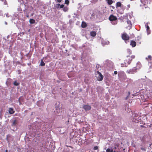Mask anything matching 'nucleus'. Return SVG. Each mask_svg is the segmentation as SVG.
<instances>
[{
	"mask_svg": "<svg viewBox=\"0 0 152 152\" xmlns=\"http://www.w3.org/2000/svg\"><path fill=\"white\" fill-rule=\"evenodd\" d=\"M134 55H132L131 56H127L126 58L124 60V63L121 64V67H127L128 65L130 64L132 59L135 58Z\"/></svg>",
	"mask_w": 152,
	"mask_h": 152,
	"instance_id": "f257e3e1",
	"label": "nucleus"
},
{
	"mask_svg": "<svg viewBox=\"0 0 152 152\" xmlns=\"http://www.w3.org/2000/svg\"><path fill=\"white\" fill-rule=\"evenodd\" d=\"M109 19L111 21V23L114 25L117 24L118 21L117 18L113 15H111L109 18Z\"/></svg>",
	"mask_w": 152,
	"mask_h": 152,
	"instance_id": "f03ea898",
	"label": "nucleus"
},
{
	"mask_svg": "<svg viewBox=\"0 0 152 152\" xmlns=\"http://www.w3.org/2000/svg\"><path fill=\"white\" fill-rule=\"evenodd\" d=\"M132 117H133L132 121L135 123H137L140 120V117L134 113L132 114Z\"/></svg>",
	"mask_w": 152,
	"mask_h": 152,
	"instance_id": "7ed1b4c3",
	"label": "nucleus"
},
{
	"mask_svg": "<svg viewBox=\"0 0 152 152\" xmlns=\"http://www.w3.org/2000/svg\"><path fill=\"white\" fill-rule=\"evenodd\" d=\"M122 38L124 40L126 41L129 39V37L126 33H124L122 35Z\"/></svg>",
	"mask_w": 152,
	"mask_h": 152,
	"instance_id": "20e7f679",
	"label": "nucleus"
},
{
	"mask_svg": "<svg viewBox=\"0 0 152 152\" xmlns=\"http://www.w3.org/2000/svg\"><path fill=\"white\" fill-rule=\"evenodd\" d=\"M12 126H15L18 124V121L15 118L14 119L12 120L11 121Z\"/></svg>",
	"mask_w": 152,
	"mask_h": 152,
	"instance_id": "39448f33",
	"label": "nucleus"
},
{
	"mask_svg": "<svg viewBox=\"0 0 152 152\" xmlns=\"http://www.w3.org/2000/svg\"><path fill=\"white\" fill-rule=\"evenodd\" d=\"M136 69L135 67H134L132 69L128 70L126 71V72L128 74H133L134 72H136Z\"/></svg>",
	"mask_w": 152,
	"mask_h": 152,
	"instance_id": "423d86ee",
	"label": "nucleus"
},
{
	"mask_svg": "<svg viewBox=\"0 0 152 152\" xmlns=\"http://www.w3.org/2000/svg\"><path fill=\"white\" fill-rule=\"evenodd\" d=\"M97 73L98 74V76L97 77V80L98 81H102L103 79V76L99 71L97 72Z\"/></svg>",
	"mask_w": 152,
	"mask_h": 152,
	"instance_id": "0eeeda50",
	"label": "nucleus"
},
{
	"mask_svg": "<svg viewBox=\"0 0 152 152\" xmlns=\"http://www.w3.org/2000/svg\"><path fill=\"white\" fill-rule=\"evenodd\" d=\"M83 108L86 111L90 110L91 108V107L90 106L88 105H85L83 107Z\"/></svg>",
	"mask_w": 152,
	"mask_h": 152,
	"instance_id": "6e6552de",
	"label": "nucleus"
},
{
	"mask_svg": "<svg viewBox=\"0 0 152 152\" xmlns=\"http://www.w3.org/2000/svg\"><path fill=\"white\" fill-rule=\"evenodd\" d=\"M64 4L60 5L59 4H56L55 6V7L57 9L62 8L64 7Z\"/></svg>",
	"mask_w": 152,
	"mask_h": 152,
	"instance_id": "1a4fd4ad",
	"label": "nucleus"
},
{
	"mask_svg": "<svg viewBox=\"0 0 152 152\" xmlns=\"http://www.w3.org/2000/svg\"><path fill=\"white\" fill-rule=\"evenodd\" d=\"M130 45L132 46L133 47H134L136 45V42L134 40H132L130 42Z\"/></svg>",
	"mask_w": 152,
	"mask_h": 152,
	"instance_id": "9d476101",
	"label": "nucleus"
},
{
	"mask_svg": "<svg viewBox=\"0 0 152 152\" xmlns=\"http://www.w3.org/2000/svg\"><path fill=\"white\" fill-rule=\"evenodd\" d=\"M141 67V65L140 63H138L137 64L136 67H135V68L136 69V71L139 70Z\"/></svg>",
	"mask_w": 152,
	"mask_h": 152,
	"instance_id": "9b49d317",
	"label": "nucleus"
},
{
	"mask_svg": "<svg viewBox=\"0 0 152 152\" xmlns=\"http://www.w3.org/2000/svg\"><path fill=\"white\" fill-rule=\"evenodd\" d=\"M91 36L93 37H94L96 34V32L95 31H92L90 33Z\"/></svg>",
	"mask_w": 152,
	"mask_h": 152,
	"instance_id": "f8f14e48",
	"label": "nucleus"
},
{
	"mask_svg": "<svg viewBox=\"0 0 152 152\" xmlns=\"http://www.w3.org/2000/svg\"><path fill=\"white\" fill-rule=\"evenodd\" d=\"M9 112L10 114H13L14 113L15 111L13 110V108H9Z\"/></svg>",
	"mask_w": 152,
	"mask_h": 152,
	"instance_id": "ddd939ff",
	"label": "nucleus"
},
{
	"mask_svg": "<svg viewBox=\"0 0 152 152\" xmlns=\"http://www.w3.org/2000/svg\"><path fill=\"white\" fill-rule=\"evenodd\" d=\"M81 26L83 28H85L87 26V24L86 23L83 21L81 24Z\"/></svg>",
	"mask_w": 152,
	"mask_h": 152,
	"instance_id": "4468645a",
	"label": "nucleus"
},
{
	"mask_svg": "<svg viewBox=\"0 0 152 152\" xmlns=\"http://www.w3.org/2000/svg\"><path fill=\"white\" fill-rule=\"evenodd\" d=\"M146 59L148 61H151L152 59V57L151 55H149L148 57L146 58Z\"/></svg>",
	"mask_w": 152,
	"mask_h": 152,
	"instance_id": "2eb2a0df",
	"label": "nucleus"
},
{
	"mask_svg": "<svg viewBox=\"0 0 152 152\" xmlns=\"http://www.w3.org/2000/svg\"><path fill=\"white\" fill-rule=\"evenodd\" d=\"M121 4L120 2H118L116 4V7H121Z\"/></svg>",
	"mask_w": 152,
	"mask_h": 152,
	"instance_id": "dca6fc26",
	"label": "nucleus"
},
{
	"mask_svg": "<svg viewBox=\"0 0 152 152\" xmlns=\"http://www.w3.org/2000/svg\"><path fill=\"white\" fill-rule=\"evenodd\" d=\"M127 54L130 55L132 54V51L130 49H127L126 51Z\"/></svg>",
	"mask_w": 152,
	"mask_h": 152,
	"instance_id": "f3484780",
	"label": "nucleus"
},
{
	"mask_svg": "<svg viewBox=\"0 0 152 152\" xmlns=\"http://www.w3.org/2000/svg\"><path fill=\"white\" fill-rule=\"evenodd\" d=\"M29 22L31 24L34 23L35 22V20L33 19H31L29 20Z\"/></svg>",
	"mask_w": 152,
	"mask_h": 152,
	"instance_id": "a211bd4d",
	"label": "nucleus"
},
{
	"mask_svg": "<svg viewBox=\"0 0 152 152\" xmlns=\"http://www.w3.org/2000/svg\"><path fill=\"white\" fill-rule=\"evenodd\" d=\"M40 65L41 66H43L45 65V63L43 62L42 60L41 61Z\"/></svg>",
	"mask_w": 152,
	"mask_h": 152,
	"instance_id": "6ab92c4d",
	"label": "nucleus"
},
{
	"mask_svg": "<svg viewBox=\"0 0 152 152\" xmlns=\"http://www.w3.org/2000/svg\"><path fill=\"white\" fill-rule=\"evenodd\" d=\"M146 28H147V32L148 33V34H149L150 33L149 32H148L149 31V29H150V28L148 25H147L146 26Z\"/></svg>",
	"mask_w": 152,
	"mask_h": 152,
	"instance_id": "aec40b11",
	"label": "nucleus"
},
{
	"mask_svg": "<svg viewBox=\"0 0 152 152\" xmlns=\"http://www.w3.org/2000/svg\"><path fill=\"white\" fill-rule=\"evenodd\" d=\"M20 83H19L17 82L16 81H15L14 83L13 84L15 86H18L19 85Z\"/></svg>",
	"mask_w": 152,
	"mask_h": 152,
	"instance_id": "412c9836",
	"label": "nucleus"
},
{
	"mask_svg": "<svg viewBox=\"0 0 152 152\" xmlns=\"http://www.w3.org/2000/svg\"><path fill=\"white\" fill-rule=\"evenodd\" d=\"M107 3L109 5L113 3V1H107Z\"/></svg>",
	"mask_w": 152,
	"mask_h": 152,
	"instance_id": "4be33fe9",
	"label": "nucleus"
},
{
	"mask_svg": "<svg viewBox=\"0 0 152 152\" xmlns=\"http://www.w3.org/2000/svg\"><path fill=\"white\" fill-rule=\"evenodd\" d=\"M127 22L128 24H129V25H132L131 22V21L130 20H127Z\"/></svg>",
	"mask_w": 152,
	"mask_h": 152,
	"instance_id": "5701e85b",
	"label": "nucleus"
},
{
	"mask_svg": "<svg viewBox=\"0 0 152 152\" xmlns=\"http://www.w3.org/2000/svg\"><path fill=\"white\" fill-rule=\"evenodd\" d=\"M140 149H141V150H142V151H146V150L145 148H143V147H142V148H141Z\"/></svg>",
	"mask_w": 152,
	"mask_h": 152,
	"instance_id": "b1692460",
	"label": "nucleus"
},
{
	"mask_svg": "<svg viewBox=\"0 0 152 152\" xmlns=\"http://www.w3.org/2000/svg\"><path fill=\"white\" fill-rule=\"evenodd\" d=\"M128 96L126 97V99H128L129 96V95L130 94V92L129 91L128 92Z\"/></svg>",
	"mask_w": 152,
	"mask_h": 152,
	"instance_id": "393cba45",
	"label": "nucleus"
},
{
	"mask_svg": "<svg viewBox=\"0 0 152 152\" xmlns=\"http://www.w3.org/2000/svg\"><path fill=\"white\" fill-rule=\"evenodd\" d=\"M63 10L64 12H66L68 10V9L66 7H64L63 9Z\"/></svg>",
	"mask_w": 152,
	"mask_h": 152,
	"instance_id": "a878e982",
	"label": "nucleus"
},
{
	"mask_svg": "<svg viewBox=\"0 0 152 152\" xmlns=\"http://www.w3.org/2000/svg\"><path fill=\"white\" fill-rule=\"evenodd\" d=\"M111 150H110L109 148H108L106 150V152H110Z\"/></svg>",
	"mask_w": 152,
	"mask_h": 152,
	"instance_id": "bb28decb",
	"label": "nucleus"
},
{
	"mask_svg": "<svg viewBox=\"0 0 152 152\" xmlns=\"http://www.w3.org/2000/svg\"><path fill=\"white\" fill-rule=\"evenodd\" d=\"M65 3L66 4H68L69 3V1H65Z\"/></svg>",
	"mask_w": 152,
	"mask_h": 152,
	"instance_id": "cd10ccee",
	"label": "nucleus"
},
{
	"mask_svg": "<svg viewBox=\"0 0 152 152\" xmlns=\"http://www.w3.org/2000/svg\"><path fill=\"white\" fill-rule=\"evenodd\" d=\"M98 149V147L97 146H95L94 147V150H97Z\"/></svg>",
	"mask_w": 152,
	"mask_h": 152,
	"instance_id": "c85d7f7f",
	"label": "nucleus"
},
{
	"mask_svg": "<svg viewBox=\"0 0 152 152\" xmlns=\"http://www.w3.org/2000/svg\"><path fill=\"white\" fill-rule=\"evenodd\" d=\"M114 74L115 75H116L117 74V72L116 71H114Z\"/></svg>",
	"mask_w": 152,
	"mask_h": 152,
	"instance_id": "c756f323",
	"label": "nucleus"
},
{
	"mask_svg": "<svg viewBox=\"0 0 152 152\" xmlns=\"http://www.w3.org/2000/svg\"><path fill=\"white\" fill-rule=\"evenodd\" d=\"M110 152H116L115 151H113V149H111Z\"/></svg>",
	"mask_w": 152,
	"mask_h": 152,
	"instance_id": "7c9ffc66",
	"label": "nucleus"
},
{
	"mask_svg": "<svg viewBox=\"0 0 152 152\" xmlns=\"http://www.w3.org/2000/svg\"><path fill=\"white\" fill-rule=\"evenodd\" d=\"M145 1H141V2L142 3H143V2H144Z\"/></svg>",
	"mask_w": 152,
	"mask_h": 152,
	"instance_id": "2f4dec72",
	"label": "nucleus"
},
{
	"mask_svg": "<svg viewBox=\"0 0 152 152\" xmlns=\"http://www.w3.org/2000/svg\"><path fill=\"white\" fill-rule=\"evenodd\" d=\"M61 1H57L58 2H61Z\"/></svg>",
	"mask_w": 152,
	"mask_h": 152,
	"instance_id": "473e14b6",
	"label": "nucleus"
},
{
	"mask_svg": "<svg viewBox=\"0 0 152 152\" xmlns=\"http://www.w3.org/2000/svg\"><path fill=\"white\" fill-rule=\"evenodd\" d=\"M128 7H130V5L129 4V5H128Z\"/></svg>",
	"mask_w": 152,
	"mask_h": 152,
	"instance_id": "72a5a7b5",
	"label": "nucleus"
},
{
	"mask_svg": "<svg viewBox=\"0 0 152 152\" xmlns=\"http://www.w3.org/2000/svg\"><path fill=\"white\" fill-rule=\"evenodd\" d=\"M140 152H146V151H140Z\"/></svg>",
	"mask_w": 152,
	"mask_h": 152,
	"instance_id": "f704fd0d",
	"label": "nucleus"
},
{
	"mask_svg": "<svg viewBox=\"0 0 152 152\" xmlns=\"http://www.w3.org/2000/svg\"><path fill=\"white\" fill-rule=\"evenodd\" d=\"M137 38H139V39H140V37H138Z\"/></svg>",
	"mask_w": 152,
	"mask_h": 152,
	"instance_id": "c9c22d12",
	"label": "nucleus"
},
{
	"mask_svg": "<svg viewBox=\"0 0 152 152\" xmlns=\"http://www.w3.org/2000/svg\"><path fill=\"white\" fill-rule=\"evenodd\" d=\"M5 24H7V23L6 22H5Z\"/></svg>",
	"mask_w": 152,
	"mask_h": 152,
	"instance_id": "e433bc0d",
	"label": "nucleus"
},
{
	"mask_svg": "<svg viewBox=\"0 0 152 152\" xmlns=\"http://www.w3.org/2000/svg\"><path fill=\"white\" fill-rule=\"evenodd\" d=\"M6 152H7V150H6Z\"/></svg>",
	"mask_w": 152,
	"mask_h": 152,
	"instance_id": "4c0bfd02",
	"label": "nucleus"
},
{
	"mask_svg": "<svg viewBox=\"0 0 152 152\" xmlns=\"http://www.w3.org/2000/svg\"><path fill=\"white\" fill-rule=\"evenodd\" d=\"M69 122V121L68 120V122Z\"/></svg>",
	"mask_w": 152,
	"mask_h": 152,
	"instance_id": "58836bf2",
	"label": "nucleus"
},
{
	"mask_svg": "<svg viewBox=\"0 0 152 152\" xmlns=\"http://www.w3.org/2000/svg\"><path fill=\"white\" fill-rule=\"evenodd\" d=\"M141 126H142V125H141Z\"/></svg>",
	"mask_w": 152,
	"mask_h": 152,
	"instance_id": "ea45409f",
	"label": "nucleus"
}]
</instances>
